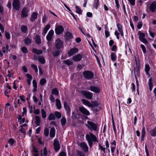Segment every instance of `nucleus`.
I'll use <instances>...</instances> for the list:
<instances>
[{"instance_id": "8fccbe9b", "label": "nucleus", "mask_w": 156, "mask_h": 156, "mask_svg": "<svg viewBox=\"0 0 156 156\" xmlns=\"http://www.w3.org/2000/svg\"><path fill=\"white\" fill-rule=\"evenodd\" d=\"M49 130L48 128H46L44 129V134L46 136H48L49 135Z\"/></svg>"}, {"instance_id": "c9c22d12", "label": "nucleus", "mask_w": 156, "mask_h": 156, "mask_svg": "<svg viewBox=\"0 0 156 156\" xmlns=\"http://www.w3.org/2000/svg\"><path fill=\"white\" fill-rule=\"evenodd\" d=\"M60 52L59 50H55L53 52L52 54L54 57L58 56Z\"/></svg>"}, {"instance_id": "72a5a7b5", "label": "nucleus", "mask_w": 156, "mask_h": 156, "mask_svg": "<svg viewBox=\"0 0 156 156\" xmlns=\"http://www.w3.org/2000/svg\"><path fill=\"white\" fill-rule=\"evenodd\" d=\"M35 122L37 126L40 125V119L39 116H35Z\"/></svg>"}, {"instance_id": "f704fd0d", "label": "nucleus", "mask_w": 156, "mask_h": 156, "mask_svg": "<svg viewBox=\"0 0 156 156\" xmlns=\"http://www.w3.org/2000/svg\"><path fill=\"white\" fill-rule=\"evenodd\" d=\"M21 30L22 32L24 33H26L27 31V27L26 26L22 25L21 27Z\"/></svg>"}, {"instance_id": "393cba45", "label": "nucleus", "mask_w": 156, "mask_h": 156, "mask_svg": "<svg viewBox=\"0 0 156 156\" xmlns=\"http://www.w3.org/2000/svg\"><path fill=\"white\" fill-rule=\"evenodd\" d=\"M82 102L83 104L85 105H86L89 107H90V106H91V103L86 99H83L82 100Z\"/></svg>"}, {"instance_id": "6ab92c4d", "label": "nucleus", "mask_w": 156, "mask_h": 156, "mask_svg": "<svg viewBox=\"0 0 156 156\" xmlns=\"http://www.w3.org/2000/svg\"><path fill=\"white\" fill-rule=\"evenodd\" d=\"M38 14L36 12H33L30 18V20L32 22H33L37 18Z\"/></svg>"}, {"instance_id": "680f3d73", "label": "nucleus", "mask_w": 156, "mask_h": 156, "mask_svg": "<svg viewBox=\"0 0 156 156\" xmlns=\"http://www.w3.org/2000/svg\"><path fill=\"white\" fill-rule=\"evenodd\" d=\"M34 113L36 115H38L40 113V111L38 109H35L34 108Z\"/></svg>"}, {"instance_id": "79ce46f5", "label": "nucleus", "mask_w": 156, "mask_h": 156, "mask_svg": "<svg viewBox=\"0 0 156 156\" xmlns=\"http://www.w3.org/2000/svg\"><path fill=\"white\" fill-rule=\"evenodd\" d=\"M42 117L43 119H44L46 117V112L44 110L42 109L41 110Z\"/></svg>"}, {"instance_id": "4468645a", "label": "nucleus", "mask_w": 156, "mask_h": 156, "mask_svg": "<svg viewBox=\"0 0 156 156\" xmlns=\"http://www.w3.org/2000/svg\"><path fill=\"white\" fill-rule=\"evenodd\" d=\"M53 145L54 146L55 150L56 152L59 150L60 148V146L59 141L58 140H54L53 143Z\"/></svg>"}, {"instance_id": "5701e85b", "label": "nucleus", "mask_w": 156, "mask_h": 156, "mask_svg": "<svg viewBox=\"0 0 156 156\" xmlns=\"http://www.w3.org/2000/svg\"><path fill=\"white\" fill-rule=\"evenodd\" d=\"M66 122L65 117H62L61 119V123L62 127L63 128L65 126Z\"/></svg>"}, {"instance_id": "e2e57ef3", "label": "nucleus", "mask_w": 156, "mask_h": 156, "mask_svg": "<svg viewBox=\"0 0 156 156\" xmlns=\"http://www.w3.org/2000/svg\"><path fill=\"white\" fill-rule=\"evenodd\" d=\"M43 155L44 156H46L47 154V151L46 148L45 147L43 150Z\"/></svg>"}, {"instance_id": "58836bf2", "label": "nucleus", "mask_w": 156, "mask_h": 156, "mask_svg": "<svg viewBox=\"0 0 156 156\" xmlns=\"http://www.w3.org/2000/svg\"><path fill=\"white\" fill-rule=\"evenodd\" d=\"M112 60L113 61H115L116 59V56L114 52H112L111 55Z\"/></svg>"}, {"instance_id": "a19ab883", "label": "nucleus", "mask_w": 156, "mask_h": 156, "mask_svg": "<svg viewBox=\"0 0 156 156\" xmlns=\"http://www.w3.org/2000/svg\"><path fill=\"white\" fill-rule=\"evenodd\" d=\"M151 135L152 136H156V127L154 128L151 131Z\"/></svg>"}, {"instance_id": "0e129e2a", "label": "nucleus", "mask_w": 156, "mask_h": 156, "mask_svg": "<svg viewBox=\"0 0 156 156\" xmlns=\"http://www.w3.org/2000/svg\"><path fill=\"white\" fill-rule=\"evenodd\" d=\"M8 76L9 77H11L13 75V73H12V71L8 70Z\"/></svg>"}, {"instance_id": "603ef678", "label": "nucleus", "mask_w": 156, "mask_h": 156, "mask_svg": "<svg viewBox=\"0 0 156 156\" xmlns=\"http://www.w3.org/2000/svg\"><path fill=\"white\" fill-rule=\"evenodd\" d=\"M55 116L58 119H60L61 117V113L58 112H56L55 113Z\"/></svg>"}, {"instance_id": "412c9836", "label": "nucleus", "mask_w": 156, "mask_h": 156, "mask_svg": "<svg viewBox=\"0 0 156 156\" xmlns=\"http://www.w3.org/2000/svg\"><path fill=\"white\" fill-rule=\"evenodd\" d=\"M66 39L67 40H69L73 38V35L72 33L69 32H66L65 35Z\"/></svg>"}, {"instance_id": "bb28decb", "label": "nucleus", "mask_w": 156, "mask_h": 156, "mask_svg": "<svg viewBox=\"0 0 156 156\" xmlns=\"http://www.w3.org/2000/svg\"><path fill=\"white\" fill-rule=\"evenodd\" d=\"M51 93L55 96H57L59 95V91L57 88H55L52 90Z\"/></svg>"}, {"instance_id": "423d86ee", "label": "nucleus", "mask_w": 156, "mask_h": 156, "mask_svg": "<svg viewBox=\"0 0 156 156\" xmlns=\"http://www.w3.org/2000/svg\"><path fill=\"white\" fill-rule=\"evenodd\" d=\"M81 93L87 99H90L92 98V94L90 92L83 90L82 91Z\"/></svg>"}, {"instance_id": "39448f33", "label": "nucleus", "mask_w": 156, "mask_h": 156, "mask_svg": "<svg viewBox=\"0 0 156 156\" xmlns=\"http://www.w3.org/2000/svg\"><path fill=\"white\" fill-rule=\"evenodd\" d=\"M138 34L139 36V40L144 44H147L148 43V42L147 40L145 38V34L144 33L141 32L140 31L138 32Z\"/></svg>"}, {"instance_id": "a211bd4d", "label": "nucleus", "mask_w": 156, "mask_h": 156, "mask_svg": "<svg viewBox=\"0 0 156 156\" xmlns=\"http://www.w3.org/2000/svg\"><path fill=\"white\" fill-rule=\"evenodd\" d=\"M82 56L80 54H78L73 57V59L75 62L80 61L81 60Z\"/></svg>"}, {"instance_id": "052dcab7", "label": "nucleus", "mask_w": 156, "mask_h": 156, "mask_svg": "<svg viewBox=\"0 0 156 156\" xmlns=\"http://www.w3.org/2000/svg\"><path fill=\"white\" fill-rule=\"evenodd\" d=\"M143 23L141 22H139L138 23L137 28L138 29H140L142 27Z\"/></svg>"}, {"instance_id": "aec40b11", "label": "nucleus", "mask_w": 156, "mask_h": 156, "mask_svg": "<svg viewBox=\"0 0 156 156\" xmlns=\"http://www.w3.org/2000/svg\"><path fill=\"white\" fill-rule=\"evenodd\" d=\"M50 26L49 24H47L44 27L43 30V31L42 34L43 36H44L47 33L48 31L50 28Z\"/></svg>"}, {"instance_id": "09e8293b", "label": "nucleus", "mask_w": 156, "mask_h": 156, "mask_svg": "<svg viewBox=\"0 0 156 156\" xmlns=\"http://www.w3.org/2000/svg\"><path fill=\"white\" fill-rule=\"evenodd\" d=\"M21 50L24 53L26 54L28 53L27 48L25 46H23L21 48Z\"/></svg>"}, {"instance_id": "4be33fe9", "label": "nucleus", "mask_w": 156, "mask_h": 156, "mask_svg": "<svg viewBox=\"0 0 156 156\" xmlns=\"http://www.w3.org/2000/svg\"><path fill=\"white\" fill-rule=\"evenodd\" d=\"M32 51L33 53L37 55H41L43 53V51L42 50H39L35 48H33Z\"/></svg>"}, {"instance_id": "4d7b16f0", "label": "nucleus", "mask_w": 156, "mask_h": 156, "mask_svg": "<svg viewBox=\"0 0 156 156\" xmlns=\"http://www.w3.org/2000/svg\"><path fill=\"white\" fill-rule=\"evenodd\" d=\"M5 36L6 38L8 39H9L10 38V35L9 33H8L6 31L5 32Z\"/></svg>"}, {"instance_id": "e433bc0d", "label": "nucleus", "mask_w": 156, "mask_h": 156, "mask_svg": "<svg viewBox=\"0 0 156 156\" xmlns=\"http://www.w3.org/2000/svg\"><path fill=\"white\" fill-rule=\"evenodd\" d=\"M150 67L148 65L146 64L145 68V71L147 75L149 74V72L150 71Z\"/></svg>"}, {"instance_id": "5fc2aeb1", "label": "nucleus", "mask_w": 156, "mask_h": 156, "mask_svg": "<svg viewBox=\"0 0 156 156\" xmlns=\"http://www.w3.org/2000/svg\"><path fill=\"white\" fill-rule=\"evenodd\" d=\"M31 67L34 70L35 72L37 73L38 72V69L37 66L34 64H32L31 65Z\"/></svg>"}, {"instance_id": "2eb2a0df", "label": "nucleus", "mask_w": 156, "mask_h": 156, "mask_svg": "<svg viewBox=\"0 0 156 156\" xmlns=\"http://www.w3.org/2000/svg\"><path fill=\"white\" fill-rule=\"evenodd\" d=\"M150 10L151 12H154L156 9V2L153 1L149 7Z\"/></svg>"}, {"instance_id": "7c9ffc66", "label": "nucleus", "mask_w": 156, "mask_h": 156, "mask_svg": "<svg viewBox=\"0 0 156 156\" xmlns=\"http://www.w3.org/2000/svg\"><path fill=\"white\" fill-rule=\"evenodd\" d=\"M33 155L34 156H38L39 154L38 149H36L35 147H33Z\"/></svg>"}, {"instance_id": "774afa93", "label": "nucleus", "mask_w": 156, "mask_h": 156, "mask_svg": "<svg viewBox=\"0 0 156 156\" xmlns=\"http://www.w3.org/2000/svg\"><path fill=\"white\" fill-rule=\"evenodd\" d=\"M114 33L115 35L116 36V38L118 39H119V33H118L117 31H115Z\"/></svg>"}, {"instance_id": "0eeeda50", "label": "nucleus", "mask_w": 156, "mask_h": 156, "mask_svg": "<svg viewBox=\"0 0 156 156\" xmlns=\"http://www.w3.org/2000/svg\"><path fill=\"white\" fill-rule=\"evenodd\" d=\"M88 90L96 93H99L100 91V90L99 88L98 87L93 86H90L88 88Z\"/></svg>"}, {"instance_id": "ddd939ff", "label": "nucleus", "mask_w": 156, "mask_h": 156, "mask_svg": "<svg viewBox=\"0 0 156 156\" xmlns=\"http://www.w3.org/2000/svg\"><path fill=\"white\" fill-rule=\"evenodd\" d=\"M79 109L80 112L84 115H89L90 114L89 112L83 106L80 107Z\"/></svg>"}, {"instance_id": "f257e3e1", "label": "nucleus", "mask_w": 156, "mask_h": 156, "mask_svg": "<svg viewBox=\"0 0 156 156\" xmlns=\"http://www.w3.org/2000/svg\"><path fill=\"white\" fill-rule=\"evenodd\" d=\"M85 138L90 147H91L93 145V142H98L96 136L92 133L87 134L86 135Z\"/></svg>"}, {"instance_id": "c03bdc74", "label": "nucleus", "mask_w": 156, "mask_h": 156, "mask_svg": "<svg viewBox=\"0 0 156 156\" xmlns=\"http://www.w3.org/2000/svg\"><path fill=\"white\" fill-rule=\"evenodd\" d=\"M93 108V111L94 112H98L100 109H101V106H99L98 107H92Z\"/></svg>"}, {"instance_id": "a18cd8bd", "label": "nucleus", "mask_w": 156, "mask_h": 156, "mask_svg": "<svg viewBox=\"0 0 156 156\" xmlns=\"http://www.w3.org/2000/svg\"><path fill=\"white\" fill-rule=\"evenodd\" d=\"M46 82V80L44 78L41 79L40 81V84L41 86H43Z\"/></svg>"}, {"instance_id": "a878e982", "label": "nucleus", "mask_w": 156, "mask_h": 156, "mask_svg": "<svg viewBox=\"0 0 156 156\" xmlns=\"http://www.w3.org/2000/svg\"><path fill=\"white\" fill-rule=\"evenodd\" d=\"M56 105L57 108L58 109H61L62 108L60 101L58 99H56Z\"/></svg>"}, {"instance_id": "dca6fc26", "label": "nucleus", "mask_w": 156, "mask_h": 156, "mask_svg": "<svg viewBox=\"0 0 156 156\" xmlns=\"http://www.w3.org/2000/svg\"><path fill=\"white\" fill-rule=\"evenodd\" d=\"M117 26L119 31V32L121 36L122 37H124V34L122 30V26L120 23L117 24Z\"/></svg>"}, {"instance_id": "9d476101", "label": "nucleus", "mask_w": 156, "mask_h": 156, "mask_svg": "<svg viewBox=\"0 0 156 156\" xmlns=\"http://www.w3.org/2000/svg\"><path fill=\"white\" fill-rule=\"evenodd\" d=\"M12 6L13 8L17 10H19L20 8V2L19 0H14Z\"/></svg>"}, {"instance_id": "3c124183", "label": "nucleus", "mask_w": 156, "mask_h": 156, "mask_svg": "<svg viewBox=\"0 0 156 156\" xmlns=\"http://www.w3.org/2000/svg\"><path fill=\"white\" fill-rule=\"evenodd\" d=\"M76 12L79 14H81L82 11L81 9L78 6H76Z\"/></svg>"}, {"instance_id": "37998d69", "label": "nucleus", "mask_w": 156, "mask_h": 156, "mask_svg": "<svg viewBox=\"0 0 156 156\" xmlns=\"http://www.w3.org/2000/svg\"><path fill=\"white\" fill-rule=\"evenodd\" d=\"M55 115L53 113H50L48 117V119L49 120H55Z\"/></svg>"}, {"instance_id": "b1692460", "label": "nucleus", "mask_w": 156, "mask_h": 156, "mask_svg": "<svg viewBox=\"0 0 156 156\" xmlns=\"http://www.w3.org/2000/svg\"><path fill=\"white\" fill-rule=\"evenodd\" d=\"M91 106H90V107L91 108H92V107H99V106H100V103H99L98 102V101H92L91 102Z\"/></svg>"}, {"instance_id": "6e6d98bb", "label": "nucleus", "mask_w": 156, "mask_h": 156, "mask_svg": "<svg viewBox=\"0 0 156 156\" xmlns=\"http://www.w3.org/2000/svg\"><path fill=\"white\" fill-rule=\"evenodd\" d=\"M140 47L142 49L143 53L145 54L146 53V49L145 46L143 44L140 45Z\"/></svg>"}, {"instance_id": "69168bd1", "label": "nucleus", "mask_w": 156, "mask_h": 156, "mask_svg": "<svg viewBox=\"0 0 156 156\" xmlns=\"http://www.w3.org/2000/svg\"><path fill=\"white\" fill-rule=\"evenodd\" d=\"M32 83L33 87H37V84L36 80H33Z\"/></svg>"}, {"instance_id": "1a4fd4ad", "label": "nucleus", "mask_w": 156, "mask_h": 156, "mask_svg": "<svg viewBox=\"0 0 156 156\" xmlns=\"http://www.w3.org/2000/svg\"><path fill=\"white\" fill-rule=\"evenodd\" d=\"M29 10L27 7L24 8L22 10L21 15V17H26L28 16Z\"/></svg>"}, {"instance_id": "cd10ccee", "label": "nucleus", "mask_w": 156, "mask_h": 156, "mask_svg": "<svg viewBox=\"0 0 156 156\" xmlns=\"http://www.w3.org/2000/svg\"><path fill=\"white\" fill-rule=\"evenodd\" d=\"M142 134L141 140L143 141L144 140V137L145 135V129L144 127H143L142 130Z\"/></svg>"}, {"instance_id": "13d9d810", "label": "nucleus", "mask_w": 156, "mask_h": 156, "mask_svg": "<svg viewBox=\"0 0 156 156\" xmlns=\"http://www.w3.org/2000/svg\"><path fill=\"white\" fill-rule=\"evenodd\" d=\"M50 100L51 102H54L55 101V98L52 94H50L49 96Z\"/></svg>"}, {"instance_id": "20e7f679", "label": "nucleus", "mask_w": 156, "mask_h": 156, "mask_svg": "<svg viewBox=\"0 0 156 156\" xmlns=\"http://www.w3.org/2000/svg\"><path fill=\"white\" fill-rule=\"evenodd\" d=\"M55 48L57 50H60L63 47V42L59 38L55 40Z\"/></svg>"}, {"instance_id": "c85d7f7f", "label": "nucleus", "mask_w": 156, "mask_h": 156, "mask_svg": "<svg viewBox=\"0 0 156 156\" xmlns=\"http://www.w3.org/2000/svg\"><path fill=\"white\" fill-rule=\"evenodd\" d=\"M55 135V129L54 128H52L50 130V136L53 137Z\"/></svg>"}, {"instance_id": "49530a36", "label": "nucleus", "mask_w": 156, "mask_h": 156, "mask_svg": "<svg viewBox=\"0 0 156 156\" xmlns=\"http://www.w3.org/2000/svg\"><path fill=\"white\" fill-rule=\"evenodd\" d=\"M15 142V140L12 138L9 139L8 140V143L11 145L12 146L13 145Z\"/></svg>"}, {"instance_id": "9b49d317", "label": "nucleus", "mask_w": 156, "mask_h": 156, "mask_svg": "<svg viewBox=\"0 0 156 156\" xmlns=\"http://www.w3.org/2000/svg\"><path fill=\"white\" fill-rule=\"evenodd\" d=\"M54 34V31L53 30H51L48 33L46 37V38L48 41V43H49V41H51L52 37Z\"/></svg>"}, {"instance_id": "f8f14e48", "label": "nucleus", "mask_w": 156, "mask_h": 156, "mask_svg": "<svg viewBox=\"0 0 156 156\" xmlns=\"http://www.w3.org/2000/svg\"><path fill=\"white\" fill-rule=\"evenodd\" d=\"M80 146L82 150L85 152H88V147L86 143L83 142L80 143Z\"/></svg>"}, {"instance_id": "f03ea898", "label": "nucleus", "mask_w": 156, "mask_h": 156, "mask_svg": "<svg viewBox=\"0 0 156 156\" xmlns=\"http://www.w3.org/2000/svg\"><path fill=\"white\" fill-rule=\"evenodd\" d=\"M85 126L91 131H96L97 130V124L92 122L87 121V124H85Z\"/></svg>"}, {"instance_id": "864d4df0", "label": "nucleus", "mask_w": 156, "mask_h": 156, "mask_svg": "<svg viewBox=\"0 0 156 156\" xmlns=\"http://www.w3.org/2000/svg\"><path fill=\"white\" fill-rule=\"evenodd\" d=\"M105 34L106 38L108 37L110 35V32L108 31V28L105 31Z\"/></svg>"}, {"instance_id": "ea45409f", "label": "nucleus", "mask_w": 156, "mask_h": 156, "mask_svg": "<svg viewBox=\"0 0 156 156\" xmlns=\"http://www.w3.org/2000/svg\"><path fill=\"white\" fill-rule=\"evenodd\" d=\"M63 63L68 66H70L73 64L72 62L69 59L64 61Z\"/></svg>"}, {"instance_id": "7ed1b4c3", "label": "nucleus", "mask_w": 156, "mask_h": 156, "mask_svg": "<svg viewBox=\"0 0 156 156\" xmlns=\"http://www.w3.org/2000/svg\"><path fill=\"white\" fill-rule=\"evenodd\" d=\"M83 74L84 78L88 80H90L93 78L94 76L93 73L90 71H84Z\"/></svg>"}, {"instance_id": "473e14b6", "label": "nucleus", "mask_w": 156, "mask_h": 156, "mask_svg": "<svg viewBox=\"0 0 156 156\" xmlns=\"http://www.w3.org/2000/svg\"><path fill=\"white\" fill-rule=\"evenodd\" d=\"M35 41L36 43L38 44H41V39L39 36L38 35H36L35 37Z\"/></svg>"}, {"instance_id": "6e6552de", "label": "nucleus", "mask_w": 156, "mask_h": 156, "mask_svg": "<svg viewBox=\"0 0 156 156\" xmlns=\"http://www.w3.org/2000/svg\"><path fill=\"white\" fill-rule=\"evenodd\" d=\"M64 30V28L61 25H59L55 29V33L57 35L62 34Z\"/></svg>"}, {"instance_id": "2f4dec72", "label": "nucleus", "mask_w": 156, "mask_h": 156, "mask_svg": "<svg viewBox=\"0 0 156 156\" xmlns=\"http://www.w3.org/2000/svg\"><path fill=\"white\" fill-rule=\"evenodd\" d=\"M148 83L149 85V90L150 91H151L152 90V88L153 86V84L152 82V80L151 78H150L149 79Z\"/></svg>"}, {"instance_id": "de8ad7c7", "label": "nucleus", "mask_w": 156, "mask_h": 156, "mask_svg": "<svg viewBox=\"0 0 156 156\" xmlns=\"http://www.w3.org/2000/svg\"><path fill=\"white\" fill-rule=\"evenodd\" d=\"M31 40L28 38H27L24 40V42L27 44H28L31 43Z\"/></svg>"}, {"instance_id": "c756f323", "label": "nucleus", "mask_w": 156, "mask_h": 156, "mask_svg": "<svg viewBox=\"0 0 156 156\" xmlns=\"http://www.w3.org/2000/svg\"><path fill=\"white\" fill-rule=\"evenodd\" d=\"M38 60L41 64H44L45 62V60L44 57L40 55L38 57Z\"/></svg>"}, {"instance_id": "f3484780", "label": "nucleus", "mask_w": 156, "mask_h": 156, "mask_svg": "<svg viewBox=\"0 0 156 156\" xmlns=\"http://www.w3.org/2000/svg\"><path fill=\"white\" fill-rule=\"evenodd\" d=\"M78 51V49L77 48L74 47L70 50L68 52V54L69 56H71L77 53Z\"/></svg>"}, {"instance_id": "338daca9", "label": "nucleus", "mask_w": 156, "mask_h": 156, "mask_svg": "<svg viewBox=\"0 0 156 156\" xmlns=\"http://www.w3.org/2000/svg\"><path fill=\"white\" fill-rule=\"evenodd\" d=\"M149 34L153 38L154 37V33L151 32V30H149Z\"/></svg>"}, {"instance_id": "bf43d9fd", "label": "nucleus", "mask_w": 156, "mask_h": 156, "mask_svg": "<svg viewBox=\"0 0 156 156\" xmlns=\"http://www.w3.org/2000/svg\"><path fill=\"white\" fill-rule=\"evenodd\" d=\"M77 115L76 114H75L74 112H73L71 118L73 119H75L77 118Z\"/></svg>"}, {"instance_id": "4c0bfd02", "label": "nucleus", "mask_w": 156, "mask_h": 156, "mask_svg": "<svg viewBox=\"0 0 156 156\" xmlns=\"http://www.w3.org/2000/svg\"><path fill=\"white\" fill-rule=\"evenodd\" d=\"M98 150H100L101 152V151H102L104 153H105V147H103L100 144H99Z\"/></svg>"}]
</instances>
